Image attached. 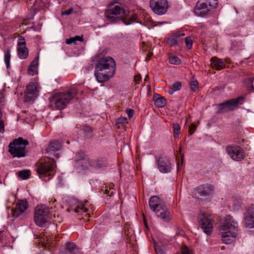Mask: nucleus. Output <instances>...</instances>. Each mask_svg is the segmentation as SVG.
Returning <instances> with one entry per match:
<instances>
[{"label":"nucleus","instance_id":"obj_28","mask_svg":"<svg viewBox=\"0 0 254 254\" xmlns=\"http://www.w3.org/2000/svg\"><path fill=\"white\" fill-rule=\"evenodd\" d=\"M4 62L6 64L7 68H8L10 66V61L11 58L10 55V49L8 48L4 50Z\"/></svg>","mask_w":254,"mask_h":254},{"label":"nucleus","instance_id":"obj_41","mask_svg":"<svg viewBox=\"0 0 254 254\" xmlns=\"http://www.w3.org/2000/svg\"><path fill=\"white\" fill-rule=\"evenodd\" d=\"M186 45L187 48L189 49H191L192 46V41L189 37L185 38Z\"/></svg>","mask_w":254,"mask_h":254},{"label":"nucleus","instance_id":"obj_14","mask_svg":"<svg viewBox=\"0 0 254 254\" xmlns=\"http://www.w3.org/2000/svg\"><path fill=\"white\" fill-rule=\"evenodd\" d=\"M38 95V90L36 83L31 82L27 85L24 92V102H33Z\"/></svg>","mask_w":254,"mask_h":254},{"label":"nucleus","instance_id":"obj_51","mask_svg":"<svg viewBox=\"0 0 254 254\" xmlns=\"http://www.w3.org/2000/svg\"><path fill=\"white\" fill-rule=\"evenodd\" d=\"M74 42H75V41L73 37V38H70L69 39H67L66 40L65 43L69 45V44H71V43H73Z\"/></svg>","mask_w":254,"mask_h":254},{"label":"nucleus","instance_id":"obj_54","mask_svg":"<svg viewBox=\"0 0 254 254\" xmlns=\"http://www.w3.org/2000/svg\"><path fill=\"white\" fill-rule=\"evenodd\" d=\"M181 148H180V149H179V152H180V153H181Z\"/></svg>","mask_w":254,"mask_h":254},{"label":"nucleus","instance_id":"obj_6","mask_svg":"<svg viewBox=\"0 0 254 254\" xmlns=\"http://www.w3.org/2000/svg\"><path fill=\"white\" fill-rule=\"evenodd\" d=\"M29 144L27 139L19 137L14 139L8 145V152L13 157L21 158L26 155V146Z\"/></svg>","mask_w":254,"mask_h":254},{"label":"nucleus","instance_id":"obj_44","mask_svg":"<svg viewBox=\"0 0 254 254\" xmlns=\"http://www.w3.org/2000/svg\"><path fill=\"white\" fill-rule=\"evenodd\" d=\"M195 129H196L195 126L193 124H191L189 128L190 134L191 135L193 133V132L194 131Z\"/></svg>","mask_w":254,"mask_h":254},{"label":"nucleus","instance_id":"obj_17","mask_svg":"<svg viewBox=\"0 0 254 254\" xmlns=\"http://www.w3.org/2000/svg\"><path fill=\"white\" fill-rule=\"evenodd\" d=\"M158 169L162 173H167L171 171V163L167 157H160L157 161Z\"/></svg>","mask_w":254,"mask_h":254},{"label":"nucleus","instance_id":"obj_5","mask_svg":"<svg viewBox=\"0 0 254 254\" xmlns=\"http://www.w3.org/2000/svg\"><path fill=\"white\" fill-rule=\"evenodd\" d=\"M150 209L153 211L156 216L165 222L170 220V212L167 207L161 202L157 196H151L149 201Z\"/></svg>","mask_w":254,"mask_h":254},{"label":"nucleus","instance_id":"obj_43","mask_svg":"<svg viewBox=\"0 0 254 254\" xmlns=\"http://www.w3.org/2000/svg\"><path fill=\"white\" fill-rule=\"evenodd\" d=\"M254 80V78H249V83L250 84V86L249 87V90L251 92H254V86L253 84V81Z\"/></svg>","mask_w":254,"mask_h":254},{"label":"nucleus","instance_id":"obj_11","mask_svg":"<svg viewBox=\"0 0 254 254\" xmlns=\"http://www.w3.org/2000/svg\"><path fill=\"white\" fill-rule=\"evenodd\" d=\"M150 7L155 13L163 15L167 12L169 6L167 0H150Z\"/></svg>","mask_w":254,"mask_h":254},{"label":"nucleus","instance_id":"obj_24","mask_svg":"<svg viewBox=\"0 0 254 254\" xmlns=\"http://www.w3.org/2000/svg\"><path fill=\"white\" fill-rule=\"evenodd\" d=\"M107 165V161L105 158L98 159L90 161V166L96 169L105 167Z\"/></svg>","mask_w":254,"mask_h":254},{"label":"nucleus","instance_id":"obj_42","mask_svg":"<svg viewBox=\"0 0 254 254\" xmlns=\"http://www.w3.org/2000/svg\"><path fill=\"white\" fill-rule=\"evenodd\" d=\"M39 59V56L38 55L37 57H36L35 59L31 62L30 64V65L29 66L31 68V67L36 68L37 65H38V61Z\"/></svg>","mask_w":254,"mask_h":254},{"label":"nucleus","instance_id":"obj_19","mask_svg":"<svg viewBox=\"0 0 254 254\" xmlns=\"http://www.w3.org/2000/svg\"><path fill=\"white\" fill-rule=\"evenodd\" d=\"M28 205V203L27 200L19 201L15 208L12 210V216L15 218L18 217L27 209Z\"/></svg>","mask_w":254,"mask_h":254},{"label":"nucleus","instance_id":"obj_58","mask_svg":"<svg viewBox=\"0 0 254 254\" xmlns=\"http://www.w3.org/2000/svg\"><path fill=\"white\" fill-rule=\"evenodd\" d=\"M177 165H178V166H179V163H178Z\"/></svg>","mask_w":254,"mask_h":254},{"label":"nucleus","instance_id":"obj_22","mask_svg":"<svg viewBox=\"0 0 254 254\" xmlns=\"http://www.w3.org/2000/svg\"><path fill=\"white\" fill-rule=\"evenodd\" d=\"M153 100L154 102L155 106L158 108L164 107L167 103L166 99L164 97L157 94L153 95Z\"/></svg>","mask_w":254,"mask_h":254},{"label":"nucleus","instance_id":"obj_15","mask_svg":"<svg viewBox=\"0 0 254 254\" xmlns=\"http://www.w3.org/2000/svg\"><path fill=\"white\" fill-rule=\"evenodd\" d=\"M69 207L67 209V211H73L75 213L82 214L88 211L87 208L85 207L87 205V202L84 204L79 201L77 199L72 198L69 201Z\"/></svg>","mask_w":254,"mask_h":254},{"label":"nucleus","instance_id":"obj_4","mask_svg":"<svg viewBox=\"0 0 254 254\" xmlns=\"http://www.w3.org/2000/svg\"><path fill=\"white\" fill-rule=\"evenodd\" d=\"M77 89L73 87L66 92H59L49 98L51 104H54L55 107L59 110L64 108L77 95Z\"/></svg>","mask_w":254,"mask_h":254},{"label":"nucleus","instance_id":"obj_52","mask_svg":"<svg viewBox=\"0 0 254 254\" xmlns=\"http://www.w3.org/2000/svg\"><path fill=\"white\" fill-rule=\"evenodd\" d=\"M73 38H74L75 41H83L82 37H80L79 36H76L74 37H73Z\"/></svg>","mask_w":254,"mask_h":254},{"label":"nucleus","instance_id":"obj_10","mask_svg":"<svg viewBox=\"0 0 254 254\" xmlns=\"http://www.w3.org/2000/svg\"><path fill=\"white\" fill-rule=\"evenodd\" d=\"M199 226L204 233L207 235L211 234L213 229V223L211 216L208 214L201 213L198 215Z\"/></svg>","mask_w":254,"mask_h":254},{"label":"nucleus","instance_id":"obj_46","mask_svg":"<svg viewBox=\"0 0 254 254\" xmlns=\"http://www.w3.org/2000/svg\"><path fill=\"white\" fill-rule=\"evenodd\" d=\"M36 73V69L34 67L29 66L28 69V73L30 75H34V74Z\"/></svg>","mask_w":254,"mask_h":254},{"label":"nucleus","instance_id":"obj_12","mask_svg":"<svg viewBox=\"0 0 254 254\" xmlns=\"http://www.w3.org/2000/svg\"><path fill=\"white\" fill-rule=\"evenodd\" d=\"M62 146V142L60 140H56L51 142L46 149L47 157L49 159H53V160L54 158H58L59 154L58 151L61 149Z\"/></svg>","mask_w":254,"mask_h":254},{"label":"nucleus","instance_id":"obj_9","mask_svg":"<svg viewBox=\"0 0 254 254\" xmlns=\"http://www.w3.org/2000/svg\"><path fill=\"white\" fill-rule=\"evenodd\" d=\"M56 162L53 159H50V160H45L38 163L36 170L40 178L42 176L47 175L50 179L55 173L56 170Z\"/></svg>","mask_w":254,"mask_h":254},{"label":"nucleus","instance_id":"obj_50","mask_svg":"<svg viewBox=\"0 0 254 254\" xmlns=\"http://www.w3.org/2000/svg\"><path fill=\"white\" fill-rule=\"evenodd\" d=\"M4 105V99L3 97H1L0 98V111L3 109V106Z\"/></svg>","mask_w":254,"mask_h":254},{"label":"nucleus","instance_id":"obj_7","mask_svg":"<svg viewBox=\"0 0 254 254\" xmlns=\"http://www.w3.org/2000/svg\"><path fill=\"white\" fill-rule=\"evenodd\" d=\"M50 218L49 208L44 204L38 205L35 210L34 220L36 224L41 227H46Z\"/></svg>","mask_w":254,"mask_h":254},{"label":"nucleus","instance_id":"obj_8","mask_svg":"<svg viewBox=\"0 0 254 254\" xmlns=\"http://www.w3.org/2000/svg\"><path fill=\"white\" fill-rule=\"evenodd\" d=\"M217 0H199L196 4L194 13L198 16H205L216 7Z\"/></svg>","mask_w":254,"mask_h":254},{"label":"nucleus","instance_id":"obj_20","mask_svg":"<svg viewBox=\"0 0 254 254\" xmlns=\"http://www.w3.org/2000/svg\"><path fill=\"white\" fill-rule=\"evenodd\" d=\"M185 35L183 32H177L168 38L167 43L171 46H175L182 42V37Z\"/></svg>","mask_w":254,"mask_h":254},{"label":"nucleus","instance_id":"obj_57","mask_svg":"<svg viewBox=\"0 0 254 254\" xmlns=\"http://www.w3.org/2000/svg\"><path fill=\"white\" fill-rule=\"evenodd\" d=\"M86 215H89V217H90V214H89V213L86 214Z\"/></svg>","mask_w":254,"mask_h":254},{"label":"nucleus","instance_id":"obj_55","mask_svg":"<svg viewBox=\"0 0 254 254\" xmlns=\"http://www.w3.org/2000/svg\"><path fill=\"white\" fill-rule=\"evenodd\" d=\"M221 249V250H224V247H222Z\"/></svg>","mask_w":254,"mask_h":254},{"label":"nucleus","instance_id":"obj_38","mask_svg":"<svg viewBox=\"0 0 254 254\" xmlns=\"http://www.w3.org/2000/svg\"><path fill=\"white\" fill-rule=\"evenodd\" d=\"M182 87V83L181 82L178 81L175 83L172 87L171 88L174 91H177L181 88Z\"/></svg>","mask_w":254,"mask_h":254},{"label":"nucleus","instance_id":"obj_23","mask_svg":"<svg viewBox=\"0 0 254 254\" xmlns=\"http://www.w3.org/2000/svg\"><path fill=\"white\" fill-rule=\"evenodd\" d=\"M210 62L212 67L217 70H221L225 67V64L223 61L216 57H212L210 59Z\"/></svg>","mask_w":254,"mask_h":254},{"label":"nucleus","instance_id":"obj_25","mask_svg":"<svg viewBox=\"0 0 254 254\" xmlns=\"http://www.w3.org/2000/svg\"><path fill=\"white\" fill-rule=\"evenodd\" d=\"M66 252L67 254H80L81 252L73 243H67L66 244Z\"/></svg>","mask_w":254,"mask_h":254},{"label":"nucleus","instance_id":"obj_35","mask_svg":"<svg viewBox=\"0 0 254 254\" xmlns=\"http://www.w3.org/2000/svg\"><path fill=\"white\" fill-rule=\"evenodd\" d=\"M190 89L192 91L195 92L198 88V83L196 80H191L190 83Z\"/></svg>","mask_w":254,"mask_h":254},{"label":"nucleus","instance_id":"obj_21","mask_svg":"<svg viewBox=\"0 0 254 254\" xmlns=\"http://www.w3.org/2000/svg\"><path fill=\"white\" fill-rule=\"evenodd\" d=\"M245 223L246 227L248 228H254V209L253 208H249L247 209Z\"/></svg>","mask_w":254,"mask_h":254},{"label":"nucleus","instance_id":"obj_59","mask_svg":"<svg viewBox=\"0 0 254 254\" xmlns=\"http://www.w3.org/2000/svg\"><path fill=\"white\" fill-rule=\"evenodd\" d=\"M80 254H82V253L80 252Z\"/></svg>","mask_w":254,"mask_h":254},{"label":"nucleus","instance_id":"obj_2","mask_svg":"<svg viewBox=\"0 0 254 254\" xmlns=\"http://www.w3.org/2000/svg\"><path fill=\"white\" fill-rule=\"evenodd\" d=\"M220 230L222 231L221 240L226 245L233 243L238 235V224L231 216L227 215L221 221Z\"/></svg>","mask_w":254,"mask_h":254},{"label":"nucleus","instance_id":"obj_3","mask_svg":"<svg viewBox=\"0 0 254 254\" xmlns=\"http://www.w3.org/2000/svg\"><path fill=\"white\" fill-rule=\"evenodd\" d=\"M106 18L112 23L122 21L125 24L129 25L135 22L137 17L136 13L128 16L126 11L119 5L111 3L105 11Z\"/></svg>","mask_w":254,"mask_h":254},{"label":"nucleus","instance_id":"obj_36","mask_svg":"<svg viewBox=\"0 0 254 254\" xmlns=\"http://www.w3.org/2000/svg\"><path fill=\"white\" fill-rule=\"evenodd\" d=\"M101 190L103 193L107 194V196L111 197L114 194L113 188L111 186L109 187V190L106 188L102 189Z\"/></svg>","mask_w":254,"mask_h":254},{"label":"nucleus","instance_id":"obj_1","mask_svg":"<svg viewBox=\"0 0 254 254\" xmlns=\"http://www.w3.org/2000/svg\"><path fill=\"white\" fill-rule=\"evenodd\" d=\"M114 60L107 57L99 61L95 66V76L98 82L102 83L111 78L116 70Z\"/></svg>","mask_w":254,"mask_h":254},{"label":"nucleus","instance_id":"obj_27","mask_svg":"<svg viewBox=\"0 0 254 254\" xmlns=\"http://www.w3.org/2000/svg\"><path fill=\"white\" fill-rule=\"evenodd\" d=\"M17 51L19 58L25 59L28 57V51L26 46L18 47Z\"/></svg>","mask_w":254,"mask_h":254},{"label":"nucleus","instance_id":"obj_53","mask_svg":"<svg viewBox=\"0 0 254 254\" xmlns=\"http://www.w3.org/2000/svg\"><path fill=\"white\" fill-rule=\"evenodd\" d=\"M184 157V155H181V159H182V161H181V164L182 165L183 164V158Z\"/></svg>","mask_w":254,"mask_h":254},{"label":"nucleus","instance_id":"obj_49","mask_svg":"<svg viewBox=\"0 0 254 254\" xmlns=\"http://www.w3.org/2000/svg\"><path fill=\"white\" fill-rule=\"evenodd\" d=\"M127 113L128 115V118L130 119L133 116V110L132 109H128L127 111Z\"/></svg>","mask_w":254,"mask_h":254},{"label":"nucleus","instance_id":"obj_18","mask_svg":"<svg viewBox=\"0 0 254 254\" xmlns=\"http://www.w3.org/2000/svg\"><path fill=\"white\" fill-rule=\"evenodd\" d=\"M213 190V186L209 184H204L198 186L194 190L195 195L200 196H207L211 194Z\"/></svg>","mask_w":254,"mask_h":254},{"label":"nucleus","instance_id":"obj_34","mask_svg":"<svg viewBox=\"0 0 254 254\" xmlns=\"http://www.w3.org/2000/svg\"><path fill=\"white\" fill-rule=\"evenodd\" d=\"M84 159H89L87 155L85 153V152L82 151H79L76 154V160H81Z\"/></svg>","mask_w":254,"mask_h":254},{"label":"nucleus","instance_id":"obj_40","mask_svg":"<svg viewBox=\"0 0 254 254\" xmlns=\"http://www.w3.org/2000/svg\"><path fill=\"white\" fill-rule=\"evenodd\" d=\"M127 123V119L125 117H121L119 118L116 122L117 125H124Z\"/></svg>","mask_w":254,"mask_h":254},{"label":"nucleus","instance_id":"obj_45","mask_svg":"<svg viewBox=\"0 0 254 254\" xmlns=\"http://www.w3.org/2000/svg\"><path fill=\"white\" fill-rule=\"evenodd\" d=\"M182 252L183 254H189V250L188 247L186 246H183L182 248Z\"/></svg>","mask_w":254,"mask_h":254},{"label":"nucleus","instance_id":"obj_31","mask_svg":"<svg viewBox=\"0 0 254 254\" xmlns=\"http://www.w3.org/2000/svg\"><path fill=\"white\" fill-rule=\"evenodd\" d=\"M169 61L172 64H179L181 63V60L175 55H170L169 57Z\"/></svg>","mask_w":254,"mask_h":254},{"label":"nucleus","instance_id":"obj_33","mask_svg":"<svg viewBox=\"0 0 254 254\" xmlns=\"http://www.w3.org/2000/svg\"><path fill=\"white\" fill-rule=\"evenodd\" d=\"M173 128L175 138H178L180 130V126L178 124H175L173 125Z\"/></svg>","mask_w":254,"mask_h":254},{"label":"nucleus","instance_id":"obj_32","mask_svg":"<svg viewBox=\"0 0 254 254\" xmlns=\"http://www.w3.org/2000/svg\"><path fill=\"white\" fill-rule=\"evenodd\" d=\"M18 176L23 180H26L30 176V172L29 170H23L18 172Z\"/></svg>","mask_w":254,"mask_h":254},{"label":"nucleus","instance_id":"obj_39","mask_svg":"<svg viewBox=\"0 0 254 254\" xmlns=\"http://www.w3.org/2000/svg\"><path fill=\"white\" fill-rule=\"evenodd\" d=\"M26 46L25 39L22 36H20L18 38V47Z\"/></svg>","mask_w":254,"mask_h":254},{"label":"nucleus","instance_id":"obj_48","mask_svg":"<svg viewBox=\"0 0 254 254\" xmlns=\"http://www.w3.org/2000/svg\"><path fill=\"white\" fill-rule=\"evenodd\" d=\"M141 80V77L140 75L134 76V80L136 83L138 84Z\"/></svg>","mask_w":254,"mask_h":254},{"label":"nucleus","instance_id":"obj_47","mask_svg":"<svg viewBox=\"0 0 254 254\" xmlns=\"http://www.w3.org/2000/svg\"><path fill=\"white\" fill-rule=\"evenodd\" d=\"M72 10H73L72 8H69L68 10H66L65 11H63L62 12V15H69V14H71Z\"/></svg>","mask_w":254,"mask_h":254},{"label":"nucleus","instance_id":"obj_16","mask_svg":"<svg viewBox=\"0 0 254 254\" xmlns=\"http://www.w3.org/2000/svg\"><path fill=\"white\" fill-rule=\"evenodd\" d=\"M241 99L240 97L237 99H232L219 104L218 105L219 112L224 113L233 110L239 105Z\"/></svg>","mask_w":254,"mask_h":254},{"label":"nucleus","instance_id":"obj_13","mask_svg":"<svg viewBox=\"0 0 254 254\" xmlns=\"http://www.w3.org/2000/svg\"><path fill=\"white\" fill-rule=\"evenodd\" d=\"M226 150L229 156L234 160L240 161L244 158V151L239 146L228 145Z\"/></svg>","mask_w":254,"mask_h":254},{"label":"nucleus","instance_id":"obj_29","mask_svg":"<svg viewBox=\"0 0 254 254\" xmlns=\"http://www.w3.org/2000/svg\"><path fill=\"white\" fill-rule=\"evenodd\" d=\"M154 247L157 254H162L166 250L165 246L162 245L161 243H155Z\"/></svg>","mask_w":254,"mask_h":254},{"label":"nucleus","instance_id":"obj_37","mask_svg":"<svg viewBox=\"0 0 254 254\" xmlns=\"http://www.w3.org/2000/svg\"><path fill=\"white\" fill-rule=\"evenodd\" d=\"M83 131L85 132V135L87 136V137H92V129L90 127H85L83 128Z\"/></svg>","mask_w":254,"mask_h":254},{"label":"nucleus","instance_id":"obj_26","mask_svg":"<svg viewBox=\"0 0 254 254\" xmlns=\"http://www.w3.org/2000/svg\"><path fill=\"white\" fill-rule=\"evenodd\" d=\"M90 165V161L89 159H84L81 160H76L75 166L77 169L83 170L87 169Z\"/></svg>","mask_w":254,"mask_h":254},{"label":"nucleus","instance_id":"obj_30","mask_svg":"<svg viewBox=\"0 0 254 254\" xmlns=\"http://www.w3.org/2000/svg\"><path fill=\"white\" fill-rule=\"evenodd\" d=\"M243 45L240 42L234 41L231 43V49L232 50L237 51L243 49Z\"/></svg>","mask_w":254,"mask_h":254},{"label":"nucleus","instance_id":"obj_56","mask_svg":"<svg viewBox=\"0 0 254 254\" xmlns=\"http://www.w3.org/2000/svg\"><path fill=\"white\" fill-rule=\"evenodd\" d=\"M66 143H67V144H69V141H67L66 142Z\"/></svg>","mask_w":254,"mask_h":254}]
</instances>
